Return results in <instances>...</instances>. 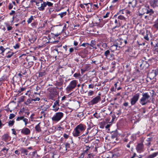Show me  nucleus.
<instances>
[{
	"instance_id": "nucleus-52",
	"label": "nucleus",
	"mask_w": 158,
	"mask_h": 158,
	"mask_svg": "<svg viewBox=\"0 0 158 158\" xmlns=\"http://www.w3.org/2000/svg\"><path fill=\"white\" fill-rule=\"evenodd\" d=\"M153 26L154 28L158 29V23L156 21L155 23L153 25Z\"/></svg>"
},
{
	"instance_id": "nucleus-28",
	"label": "nucleus",
	"mask_w": 158,
	"mask_h": 158,
	"mask_svg": "<svg viewBox=\"0 0 158 158\" xmlns=\"http://www.w3.org/2000/svg\"><path fill=\"white\" fill-rule=\"evenodd\" d=\"M89 45L90 46L93 48L95 49H97V48L96 46V42L94 40H92L91 41L90 44H89Z\"/></svg>"
},
{
	"instance_id": "nucleus-6",
	"label": "nucleus",
	"mask_w": 158,
	"mask_h": 158,
	"mask_svg": "<svg viewBox=\"0 0 158 158\" xmlns=\"http://www.w3.org/2000/svg\"><path fill=\"white\" fill-rule=\"evenodd\" d=\"M113 52L109 49L106 50L104 54L106 58L108 60H111L114 59V55Z\"/></svg>"
},
{
	"instance_id": "nucleus-63",
	"label": "nucleus",
	"mask_w": 158,
	"mask_h": 158,
	"mask_svg": "<svg viewBox=\"0 0 158 158\" xmlns=\"http://www.w3.org/2000/svg\"><path fill=\"white\" fill-rule=\"evenodd\" d=\"M110 14V12H107V13L103 16V18H106L109 17V15Z\"/></svg>"
},
{
	"instance_id": "nucleus-44",
	"label": "nucleus",
	"mask_w": 158,
	"mask_h": 158,
	"mask_svg": "<svg viewBox=\"0 0 158 158\" xmlns=\"http://www.w3.org/2000/svg\"><path fill=\"white\" fill-rule=\"evenodd\" d=\"M6 26L7 27V29L8 31L11 30L12 29L13 27L10 26L9 24L7 23L6 24Z\"/></svg>"
},
{
	"instance_id": "nucleus-20",
	"label": "nucleus",
	"mask_w": 158,
	"mask_h": 158,
	"mask_svg": "<svg viewBox=\"0 0 158 158\" xmlns=\"http://www.w3.org/2000/svg\"><path fill=\"white\" fill-rule=\"evenodd\" d=\"M150 4L153 8L158 7V0H152L150 2Z\"/></svg>"
},
{
	"instance_id": "nucleus-42",
	"label": "nucleus",
	"mask_w": 158,
	"mask_h": 158,
	"mask_svg": "<svg viewBox=\"0 0 158 158\" xmlns=\"http://www.w3.org/2000/svg\"><path fill=\"white\" fill-rule=\"evenodd\" d=\"M32 101V99H27V102L25 103V104L27 105L28 104L31 103Z\"/></svg>"
},
{
	"instance_id": "nucleus-49",
	"label": "nucleus",
	"mask_w": 158,
	"mask_h": 158,
	"mask_svg": "<svg viewBox=\"0 0 158 158\" xmlns=\"http://www.w3.org/2000/svg\"><path fill=\"white\" fill-rule=\"evenodd\" d=\"M20 44L19 43H17L13 47L15 49H17L19 48Z\"/></svg>"
},
{
	"instance_id": "nucleus-16",
	"label": "nucleus",
	"mask_w": 158,
	"mask_h": 158,
	"mask_svg": "<svg viewBox=\"0 0 158 158\" xmlns=\"http://www.w3.org/2000/svg\"><path fill=\"white\" fill-rule=\"evenodd\" d=\"M64 82V80L61 77L59 78L58 80L56 81V83L55 84V85L57 87H60L62 86Z\"/></svg>"
},
{
	"instance_id": "nucleus-37",
	"label": "nucleus",
	"mask_w": 158,
	"mask_h": 158,
	"mask_svg": "<svg viewBox=\"0 0 158 158\" xmlns=\"http://www.w3.org/2000/svg\"><path fill=\"white\" fill-rule=\"evenodd\" d=\"M9 137L8 134H4L2 137V139L3 140H5L8 139Z\"/></svg>"
},
{
	"instance_id": "nucleus-57",
	"label": "nucleus",
	"mask_w": 158,
	"mask_h": 158,
	"mask_svg": "<svg viewBox=\"0 0 158 158\" xmlns=\"http://www.w3.org/2000/svg\"><path fill=\"white\" fill-rule=\"evenodd\" d=\"M93 10L97 9L98 8V6L97 4H94L93 5Z\"/></svg>"
},
{
	"instance_id": "nucleus-1",
	"label": "nucleus",
	"mask_w": 158,
	"mask_h": 158,
	"mask_svg": "<svg viewBox=\"0 0 158 158\" xmlns=\"http://www.w3.org/2000/svg\"><path fill=\"white\" fill-rule=\"evenodd\" d=\"M86 128L85 125L80 123L77 125L74 129L73 132V135L75 137L80 136L85 131Z\"/></svg>"
},
{
	"instance_id": "nucleus-60",
	"label": "nucleus",
	"mask_w": 158,
	"mask_h": 158,
	"mask_svg": "<svg viewBox=\"0 0 158 158\" xmlns=\"http://www.w3.org/2000/svg\"><path fill=\"white\" fill-rule=\"evenodd\" d=\"M94 86V84L91 83L89 85L88 88L89 89H93Z\"/></svg>"
},
{
	"instance_id": "nucleus-53",
	"label": "nucleus",
	"mask_w": 158,
	"mask_h": 158,
	"mask_svg": "<svg viewBox=\"0 0 158 158\" xmlns=\"http://www.w3.org/2000/svg\"><path fill=\"white\" fill-rule=\"evenodd\" d=\"M15 115L14 114H10V116H9V118L10 119H11L13 118H14L15 117Z\"/></svg>"
},
{
	"instance_id": "nucleus-25",
	"label": "nucleus",
	"mask_w": 158,
	"mask_h": 158,
	"mask_svg": "<svg viewBox=\"0 0 158 158\" xmlns=\"http://www.w3.org/2000/svg\"><path fill=\"white\" fill-rule=\"evenodd\" d=\"M117 17L116 18L115 17V18H113V19H115L114 20V23L115 24V26L114 27V28H116V27H119L120 26V22H119V20L118 19H116Z\"/></svg>"
},
{
	"instance_id": "nucleus-27",
	"label": "nucleus",
	"mask_w": 158,
	"mask_h": 158,
	"mask_svg": "<svg viewBox=\"0 0 158 158\" xmlns=\"http://www.w3.org/2000/svg\"><path fill=\"white\" fill-rule=\"evenodd\" d=\"M118 47L113 43V45L110 47L109 49L113 52L117 50H118Z\"/></svg>"
},
{
	"instance_id": "nucleus-46",
	"label": "nucleus",
	"mask_w": 158,
	"mask_h": 158,
	"mask_svg": "<svg viewBox=\"0 0 158 158\" xmlns=\"http://www.w3.org/2000/svg\"><path fill=\"white\" fill-rule=\"evenodd\" d=\"M102 47L105 49H106L107 47V44L106 43L102 42Z\"/></svg>"
},
{
	"instance_id": "nucleus-29",
	"label": "nucleus",
	"mask_w": 158,
	"mask_h": 158,
	"mask_svg": "<svg viewBox=\"0 0 158 158\" xmlns=\"http://www.w3.org/2000/svg\"><path fill=\"white\" fill-rule=\"evenodd\" d=\"M98 79L95 77H93L92 78L90 79V81L91 82L92 84H94V83L96 82H98Z\"/></svg>"
},
{
	"instance_id": "nucleus-47",
	"label": "nucleus",
	"mask_w": 158,
	"mask_h": 158,
	"mask_svg": "<svg viewBox=\"0 0 158 158\" xmlns=\"http://www.w3.org/2000/svg\"><path fill=\"white\" fill-rule=\"evenodd\" d=\"M46 6L48 5L49 7H51L53 6V4L49 2H46Z\"/></svg>"
},
{
	"instance_id": "nucleus-9",
	"label": "nucleus",
	"mask_w": 158,
	"mask_h": 158,
	"mask_svg": "<svg viewBox=\"0 0 158 158\" xmlns=\"http://www.w3.org/2000/svg\"><path fill=\"white\" fill-rule=\"evenodd\" d=\"M49 97L50 99L53 100L54 98L56 97L57 93L56 90L54 88H51L49 90Z\"/></svg>"
},
{
	"instance_id": "nucleus-10",
	"label": "nucleus",
	"mask_w": 158,
	"mask_h": 158,
	"mask_svg": "<svg viewBox=\"0 0 158 158\" xmlns=\"http://www.w3.org/2000/svg\"><path fill=\"white\" fill-rule=\"evenodd\" d=\"M29 57V58L27 59V61H28V64L26 66L27 68H29L32 66L34 64V62L33 60H35L36 59V58L33 56H31Z\"/></svg>"
},
{
	"instance_id": "nucleus-54",
	"label": "nucleus",
	"mask_w": 158,
	"mask_h": 158,
	"mask_svg": "<svg viewBox=\"0 0 158 158\" xmlns=\"http://www.w3.org/2000/svg\"><path fill=\"white\" fill-rule=\"evenodd\" d=\"M23 121L24 122L25 125L26 126L28 123V120L27 118H25L23 117Z\"/></svg>"
},
{
	"instance_id": "nucleus-39",
	"label": "nucleus",
	"mask_w": 158,
	"mask_h": 158,
	"mask_svg": "<svg viewBox=\"0 0 158 158\" xmlns=\"http://www.w3.org/2000/svg\"><path fill=\"white\" fill-rule=\"evenodd\" d=\"M94 92L92 90H89L88 92V96H92L94 94Z\"/></svg>"
},
{
	"instance_id": "nucleus-21",
	"label": "nucleus",
	"mask_w": 158,
	"mask_h": 158,
	"mask_svg": "<svg viewBox=\"0 0 158 158\" xmlns=\"http://www.w3.org/2000/svg\"><path fill=\"white\" fill-rule=\"evenodd\" d=\"M46 6V2H44L41 4L40 6L38 7L40 11H43L44 10L45 7Z\"/></svg>"
},
{
	"instance_id": "nucleus-5",
	"label": "nucleus",
	"mask_w": 158,
	"mask_h": 158,
	"mask_svg": "<svg viewBox=\"0 0 158 158\" xmlns=\"http://www.w3.org/2000/svg\"><path fill=\"white\" fill-rule=\"evenodd\" d=\"M63 116L64 114L63 113L61 112H57L52 118V120L53 122H57L60 120Z\"/></svg>"
},
{
	"instance_id": "nucleus-23",
	"label": "nucleus",
	"mask_w": 158,
	"mask_h": 158,
	"mask_svg": "<svg viewBox=\"0 0 158 158\" xmlns=\"http://www.w3.org/2000/svg\"><path fill=\"white\" fill-rule=\"evenodd\" d=\"M158 155V151L154 152L147 156L146 158H154Z\"/></svg>"
},
{
	"instance_id": "nucleus-48",
	"label": "nucleus",
	"mask_w": 158,
	"mask_h": 158,
	"mask_svg": "<svg viewBox=\"0 0 158 158\" xmlns=\"http://www.w3.org/2000/svg\"><path fill=\"white\" fill-rule=\"evenodd\" d=\"M89 45V44L87 43H83L80 46H82L83 47L87 48Z\"/></svg>"
},
{
	"instance_id": "nucleus-24",
	"label": "nucleus",
	"mask_w": 158,
	"mask_h": 158,
	"mask_svg": "<svg viewBox=\"0 0 158 158\" xmlns=\"http://www.w3.org/2000/svg\"><path fill=\"white\" fill-rule=\"evenodd\" d=\"M158 155V151L154 152L147 156L146 158H154Z\"/></svg>"
},
{
	"instance_id": "nucleus-7",
	"label": "nucleus",
	"mask_w": 158,
	"mask_h": 158,
	"mask_svg": "<svg viewBox=\"0 0 158 158\" xmlns=\"http://www.w3.org/2000/svg\"><path fill=\"white\" fill-rule=\"evenodd\" d=\"M140 96L139 93L136 94L130 99V102L131 106H134L138 101Z\"/></svg>"
},
{
	"instance_id": "nucleus-19",
	"label": "nucleus",
	"mask_w": 158,
	"mask_h": 158,
	"mask_svg": "<svg viewBox=\"0 0 158 158\" xmlns=\"http://www.w3.org/2000/svg\"><path fill=\"white\" fill-rule=\"evenodd\" d=\"M59 100H56L54 103V105L52 106L53 108L52 110L55 112L57 111L59 109V108L58 107L57 108L56 107L57 105L59 106Z\"/></svg>"
},
{
	"instance_id": "nucleus-35",
	"label": "nucleus",
	"mask_w": 158,
	"mask_h": 158,
	"mask_svg": "<svg viewBox=\"0 0 158 158\" xmlns=\"http://www.w3.org/2000/svg\"><path fill=\"white\" fill-rule=\"evenodd\" d=\"M49 108L48 105H44L41 106V110L46 111Z\"/></svg>"
},
{
	"instance_id": "nucleus-61",
	"label": "nucleus",
	"mask_w": 158,
	"mask_h": 158,
	"mask_svg": "<svg viewBox=\"0 0 158 158\" xmlns=\"http://www.w3.org/2000/svg\"><path fill=\"white\" fill-rule=\"evenodd\" d=\"M20 151H19V149H18V150H15V154L17 155L18 156H19L20 154Z\"/></svg>"
},
{
	"instance_id": "nucleus-51",
	"label": "nucleus",
	"mask_w": 158,
	"mask_h": 158,
	"mask_svg": "<svg viewBox=\"0 0 158 158\" xmlns=\"http://www.w3.org/2000/svg\"><path fill=\"white\" fill-rule=\"evenodd\" d=\"M36 39L35 38H32L31 39L29 38V41L31 43H33L35 40Z\"/></svg>"
},
{
	"instance_id": "nucleus-36",
	"label": "nucleus",
	"mask_w": 158,
	"mask_h": 158,
	"mask_svg": "<svg viewBox=\"0 0 158 158\" xmlns=\"http://www.w3.org/2000/svg\"><path fill=\"white\" fill-rule=\"evenodd\" d=\"M117 19L118 20L125 21L126 20V18L123 16L120 15L118 16Z\"/></svg>"
},
{
	"instance_id": "nucleus-43",
	"label": "nucleus",
	"mask_w": 158,
	"mask_h": 158,
	"mask_svg": "<svg viewBox=\"0 0 158 158\" xmlns=\"http://www.w3.org/2000/svg\"><path fill=\"white\" fill-rule=\"evenodd\" d=\"M33 19H34L33 18V16H31L30 17V18H29L28 19V20L27 21L28 23H30L32 22V20Z\"/></svg>"
},
{
	"instance_id": "nucleus-4",
	"label": "nucleus",
	"mask_w": 158,
	"mask_h": 158,
	"mask_svg": "<svg viewBox=\"0 0 158 158\" xmlns=\"http://www.w3.org/2000/svg\"><path fill=\"white\" fill-rule=\"evenodd\" d=\"M77 80H74L71 81L66 88L67 92L68 93L71 92L77 87Z\"/></svg>"
},
{
	"instance_id": "nucleus-22",
	"label": "nucleus",
	"mask_w": 158,
	"mask_h": 158,
	"mask_svg": "<svg viewBox=\"0 0 158 158\" xmlns=\"http://www.w3.org/2000/svg\"><path fill=\"white\" fill-rule=\"evenodd\" d=\"M151 33H150V31L146 30V32L145 35L144 36V38L145 40L147 41H149V38L148 37V36H151Z\"/></svg>"
},
{
	"instance_id": "nucleus-18",
	"label": "nucleus",
	"mask_w": 158,
	"mask_h": 158,
	"mask_svg": "<svg viewBox=\"0 0 158 158\" xmlns=\"http://www.w3.org/2000/svg\"><path fill=\"white\" fill-rule=\"evenodd\" d=\"M21 153L23 156H27L28 155V151L25 148L21 147L19 149Z\"/></svg>"
},
{
	"instance_id": "nucleus-15",
	"label": "nucleus",
	"mask_w": 158,
	"mask_h": 158,
	"mask_svg": "<svg viewBox=\"0 0 158 158\" xmlns=\"http://www.w3.org/2000/svg\"><path fill=\"white\" fill-rule=\"evenodd\" d=\"M125 52L130 56L133 57L134 55V52H133V49L131 47H128L127 49L126 50Z\"/></svg>"
},
{
	"instance_id": "nucleus-62",
	"label": "nucleus",
	"mask_w": 158,
	"mask_h": 158,
	"mask_svg": "<svg viewBox=\"0 0 158 158\" xmlns=\"http://www.w3.org/2000/svg\"><path fill=\"white\" fill-rule=\"evenodd\" d=\"M66 150H67V148H69L70 147V144L68 143H66L65 144Z\"/></svg>"
},
{
	"instance_id": "nucleus-2",
	"label": "nucleus",
	"mask_w": 158,
	"mask_h": 158,
	"mask_svg": "<svg viewBox=\"0 0 158 158\" xmlns=\"http://www.w3.org/2000/svg\"><path fill=\"white\" fill-rule=\"evenodd\" d=\"M154 13V11L151 9L149 6H144L139 8L138 13V16L141 18L144 14H149L151 15Z\"/></svg>"
},
{
	"instance_id": "nucleus-59",
	"label": "nucleus",
	"mask_w": 158,
	"mask_h": 158,
	"mask_svg": "<svg viewBox=\"0 0 158 158\" xmlns=\"http://www.w3.org/2000/svg\"><path fill=\"white\" fill-rule=\"evenodd\" d=\"M24 116H21V117H18L16 119V120L17 121H19L20 120H23V118Z\"/></svg>"
},
{
	"instance_id": "nucleus-45",
	"label": "nucleus",
	"mask_w": 158,
	"mask_h": 158,
	"mask_svg": "<svg viewBox=\"0 0 158 158\" xmlns=\"http://www.w3.org/2000/svg\"><path fill=\"white\" fill-rule=\"evenodd\" d=\"M94 116L97 118H100V116L99 114H98L97 112H95L93 114Z\"/></svg>"
},
{
	"instance_id": "nucleus-13",
	"label": "nucleus",
	"mask_w": 158,
	"mask_h": 158,
	"mask_svg": "<svg viewBox=\"0 0 158 158\" xmlns=\"http://www.w3.org/2000/svg\"><path fill=\"white\" fill-rule=\"evenodd\" d=\"M136 149L137 151L139 153H141L144 151V145L142 143H138L136 145Z\"/></svg>"
},
{
	"instance_id": "nucleus-31",
	"label": "nucleus",
	"mask_w": 158,
	"mask_h": 158,
	"mask_svg": "<svg viewBox=\"0 0 158 158\" xmlns=\"http://www.w3.org/2000/svg\"><path fill=\"white\" fill-rule=\"evenodd\" d=\"M9 49V48H5L3 47L2 46H0V54H2L5 51Z\"/></svg>"
},
{
	"instance_id": "nucleus-50",
	"label": "nucleus",
	"mask_w": 158,
	"mask_h": 158,
	"mask_svg": "<svg viewBox=\"0 0 158 158\" xmlns=\"http://www.w3.org/2000/svg\"><path fill=\"white\" fill-rule=\"evenodd\" d=\"M86 6H87V10L88 12H92L93 11V8H91V7L89 9V5Z\"/></svg>"
},
{
	"instance_id": "nucleus-32",
	"label": "nucleus",
	"mask_w": 158,
	"mask_h": 158,
	"mask_svg": "<svg viewBox=\"0 0 158 158\" xmlns=\"http://www.w3.org/2000/svg\"><path fill=\"white\" fill-rule=\"evenodd\" d=\"M41 123H39L35 127V129L36 131L39 132L41 131V128L40 127V124Z\"/></svg>"
},
{
	"instance_id": "nucleus-55",
	"label": "nucleus",
	"mask_w": 158,
	"mask_h": 158,
	"mask_svg": "<svg viewBox=\"0 0 158 158\" xmlns=\"http://www.w3.org/2000/svg\"><path fill=\"white\" fill-rule=\"evenodd\" d=\"M154 74V77L156 76V75H158V68L155 70Z\"/></svg>"
},
{
	"instance_id": "nucleus-14",
	"label": "nucleus",
	"mask_w": 158,
	"mask_h": 158,
	"mask_svg": "<svg viewBox=\"0 0 158 158\" xmlns=\"http://www.w3.org/2000/svg\"><path fill=\"white\" fill-rule=\"evenodd\" d=\"M88 51L86 49H82L79 53V55L82 58H85L88 54Z\"/></svg>"
},
{
	"instance_id": "nucleus-33",
	"label": "nucleus",
	"mask_w": 158,
	"mask_h": 158,
	"mask_svg": "<svg viewBox=\"0 0 158 158\" xmlns=\"http://www.w3.org/2000/svg\"><path fill=\"white\" fill-rule=\"evenodd\" d=\"M152 139V137L148 138L146 140V141L147 143H146V145L147 146H149L151 144V142Z\"/></svg>"
},
{
	"instance_id": "nucleus-41",
	"label": "nucleus",
	"mask_w": 158,
	"mask_h": 158,
	"mask_svg": "<svg viewBox=\"0 0 158 158\" xmlns=\"http://www.w3.org/2000/svg\"><path fill=\"white\" fill-rule=\"evenodd\" d=\"M15 122V121L14 120H10L8 122V125L9 126H12L14 124Z\"/></svg>"
},
{
	"instance_id": "nucleus-8",
	"label": "nucleus",
	"mask_w": 158,
	"mask_h": 158,
	"mask_svg": "<svg viewBox=\"0 0 158 158\" xmlns=\"http://www.w3.org/2000/svg\"><path fill=\"white\" fill-rule=\"evenodd\" d=\"M101 94H99L98 95L93 98L90 101L88 102L89 105H93L98 103L101 100V97L100 96Z\"/></svg>"
},
{
	"instance_id": "nucleus-11",
	"label": "nucleus",
	"mask_w": 158,
	"mask_h": 158,
	"mask_svg": "<svg viewBox=\"0 0 158 158\" xmlns=\"http://www.w3.org/2000/svg\"><path fill=\"white\" fill-rule=\"evenodd\" d=\"M113 43L118 48H120L124 46V43H123V41L122 40V38H120L119 39L115 40Z\"/></svg>"
},
{
	"instance_id": "nucleus-34",
	"label": "nucleus",
	"mask_w": 158,
	"mask_h": 158,
	"mask_svg": "<svg viewBox=\"0 0 158 158\" xmlns=\"http://www.w3.org/2000/svg\"><path fill=\"white\" fill-rule=\"evenodd\" d=\"M125 10L124 9L120 10L118 13H117V14L114 16L113 18H115V17L116 18L117 15L119 14H124V12H125Z\"/></svg>"
},
{
	"instance_id": "nucleus-38",
	"label": "nucleus",
	"mask_w": 158,
	"mask_h": 158,
	"mask_svg": "<svg viewBox=\"0 0 158 158\" xmlns=\"http://www.w3.org/2000/svg\"><path fill=\"white\" fill-rule=\"evenodd\" d=\"M102 42H102V41H99L97 44V47L98 48H100V50H103V49L102 48H101V46H102Z\"/></svg>"
},
{
	"instance_id": "nucleus-3",
	"label": "nucleus",
	"mask_w": 158,
	"mask_h": 158,
	"mask_svg": "<svg viewBox=\"0 0 158 158\" xmlns=\"http://www.w3.org/2000/svg\"><path fill=\"white\" fill-rule=\"evenodd\" d=\"M150 99L151 96L149 93H143L142 97L139 99V102L142 106H144L150 102Z\"/></svg>"
},
{
	"instance_id": "nucleus-26",
	"label": "nucleus",
	"mask_w": 158,
	"mask_h": 158,
	"mask_svg": "<svg viewBox=\"0 0 158 158\" xmlns=\"http://www.w3.org/2000/svg\"><path fill=\"white\" fill-rule=\"evenodd\" d=\"M39 77H42L45 76L46 74V71L44 70H41L39 72Z\"/></svg>"
},
{
	"instance_id": "nucleus-40",
	"label": "nucleus",
	"mask_w": 158,
	"mask_h": 158,
	"mask_svg": "<svg viewBox=\"0 0 158 158\" xmlns=\"http://www.w3.org/2000/svg\"><path fill=\"white\" fill-rule=\"evenodd\" d=\"M67 14V12L66 11L62 12L60 13L58 15H60V17L62 18L64 16L66 15Z\"/></svg>"
},
{
	"instance_id": "nucleus-56",
	"label": "nucleus",
	"mask_w": 158,
	"mask_h": 158,
	"mask_svg": "<svg viewBox=\"0 0 158 158\" xmlns=\"http://www.w3.org/2000/svg\"><path fill=\"white\" fill-rule=\"evenodd\" d=\"M8 150H9L8 148H4L2 149V151H4V152L5 153H6L8 152Z\"/></svg>"
},
{
	"instance_id": "nucleus-58",
	"label": "nucleus",
	"mask_w": 158,
	"mask_h": 158,
	"mask_svg": "<svg viewBox=\"0 0 158 158\" xmlns=\"http://www.w3.org/2000/svg\"><path fill=\"white\" fill-rule=\"evenodd\" d=\"M45 111L44 110H41V112H40V114H43V116L44 118H45L46 117V113L45 112Z\"/></svg>"
},
{
	"instance_id": "nucleus-12",
	"label": "nucleus",
	"mask_w": 158,
	"mask_h": 158,
	"mask_svg": "<svg viewBox=\"0 0 158 158\" xmlns=\"http://www.w3.org/2000/svg\"><path fill=\"white\" fill-rule=\"evenodd\" d=\"M126 1V4H128L127 7L130 9L133 10L134 8L136 6V1L134 3L133 0L132 1L130 0H125Z\"/></svg>"
},
{
	"instance_id": "nucleus-64",
	"label": "nucleus",
	"mask_w": 158,
	"mask_h": 158,
	"mask_svg": "<svg viewBox=\"0 0 158 158\" xmlns=\"http://www.w3.org/2000/svg\"><path fill=\"white\" fill-rule=\"evenodd\" d=\"M80 76V73H75L73 75L74 77H77Z\"/></svg>"
},
{
	"instance_id": "nucleus-30",
	"label": "nucleus",
	"mask_w": 158,
	"mask_h": 158,
	"mask_svg": "<svg viewBox=\"0 0 158 158\" xmlns=\"http://www.w3.org/2000/svg\"><path fill=\"white\" fill-rule=\"evenodd\" d=\"M14 54L13 52L10 51H8L6 53V57L7 58H10Z\"/></svg>"
},
{
	"instance_id": "nucleus-17",
	"label": "nucleus",
	"mask_w": 158,
	"mask_h": 158,
	"mask_svg": "<svg viewBox=\"0 0 158 158\" xmlns=\"http://www.w3.org/2000/svg\"><path fill=\"white\" fill-rule=\"evenodd\" d=\"M31 132L30 129L27 127H24L21 130V133L25 135H28Z\"/></svg>"
}]
</instances>
